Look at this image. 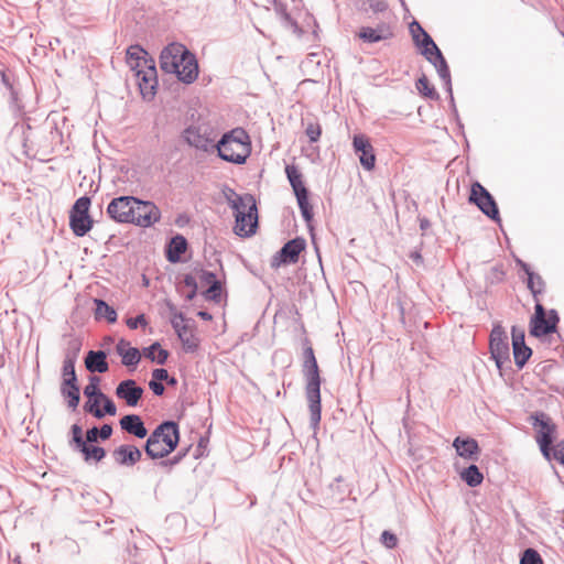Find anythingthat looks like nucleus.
<instances>
[{"instance_id":"nucleus-1","label":"nucleus","mask_w":564,"mask_h":564,"mask_svg":"<svg viewBox=\"0 0 564 564\" xmlns=\"http://www.w3.org/2000/svg\"><path fill=\"white\" fill-rule=\"evenodd\" d=\"M302 375L305 379V395L308 402L310 425L316 431L319 426L322 414V378L317 359L308 338L303 339Z\"/></svg>"},{"instance_id":"nucleus-2","label":"nucleus","mask_w":564,"mask_h":564,"mask_svg":"<svg viewBox=\"0 0 564 564\" xmlns=\"http://www.w3.org/2000/svg\"><path fill=\"white\" fill-rule=\"evenodd\" d=\"M225 196L235 214V234L239 237L253 236L259 226L254 196L252 194L239 195L232 188H228Z\"/></svg>"},{"instance_id":"nucleus-3","label":"nucleus","mask_w":564,"mask_h":564,"mask_svg":"<svg viewBox=\"0 0 564 564\" xmlns=\"http://www.w3.org/2000/svg\"><path fill=\"white\" fill-rule=\"evenodd\" d=\"M215 147L218 158L237 165L245 164L251 154L250 135L241 127L225 132Z\"/></svg>"},{"instance_id":"nucleus-4","label":"nucleus","mask_w":564,"mask_h":564,"mask_svg":"<svg viewBox=\"0 0 564 564\" xmlns=\"http://www.w3.org/2000/svg\"><path fill=\"white\" fill-rule=\"evenodd\" d=\"M558 323L560 315L557 311L554 308L546 311L542 303L536 301L534 305V314L531 316L529 323V333L535 338H542L546 335L556 333L560 338L561 335L557 333Z\"/></svg>"},{"instance_id":"nucleus-5","label":"nucleus","mask_w":564,"mask_h":564,"mask_svg":"<svg viewBox=\"0 0 564 564\" xmlns=\"http://www.w3.org/2000/svg\"><path fill=\"white\" fill-rule=\"evenodd\" d=\"M529 422L536 430L534 438L542 456L547 457L550 448L554 445L556 438V424L550 415L543 411L533 412L529 417Z\"/></svg>"},{"instance_id":"nucleus-6","label":"nucleus","mask_w":564,"mask_h":564,"mask_svg":"<svg viewBox=\"0 0 564 564\" xmlns=\"http://www.w3.org/2000/svg\"><path fill=\"white\" fill-rule=\"evenodd\" d=\"M91 199L84 195L76 199L69 212V227L76 237L87 235L94 225V220L89 215Z\"/></svg>"},{"instance_id":"nucleus-7","label":"nucleus","mask_w":564,"mask_h":564,"mask_svg":"<svg viewBox=\"0 0 564 564\" xmlns=\"http://www.w3.org/2000/svg\"><path fill=\"white\" fill-rule=\"evenodd\" d=\"M468 202L475 206L490 220L500 224L501 218L495 197L479 182H474L470 186Z\"/></svg>"},{"instance_id":"nucleus-8","label":"nucleus","mask_w":564,"mask_h":564,"mask_svg":"<svg viewBox=\"0 0 564 564\" xmlns=\"http://www.w3.org/2000/svg\"><path fill=\"white\" fill-rule=\"evenodd\" d=\"M169 310L172 314L171 325L175 333L177 334L178 339L181 340L184 350L187 352H194L197 350L199 341L197 337L194 335V330L192 328L191 319H186L184 314L176 311V307L172 303H167Z\"/></svg>"},{"instance_id":"nucleus-9","label":"nucleus","mask_w":564,"mask_h":564,"mask_svg":"<svg viewBox=\"0 0 564 564\" xmlns=\"http://www.w3.org/2000/svg\"><path fill=\"white\" fill-rule=\"evenodd\" d=\"M489 350L498 369L501 370L505 362H510L508 336L500 324L494 325L490 332Z\"/></svg>"},{"instance_id":"nucleus-10","label":"nucleus","mask_w":564,"mask_h":564,"mask_svg":"<svg viewBox=\"0 0 564 564\" xmlns=\"http://www.w3.org/2000/svg\"><path fill=\"white\" fill-rule=\"evenodd\" d=\"M137 204L134 196H118L110 200L107 206V214L109 218L118 224H133L134 214L133 205Z\"/></svg>"},{"instance_id":"nucleus-11","label":"nucleus","mask_w":564,"mask_h":564,"mask_svg":"<svg viewBox=\"0 0 564 564\" xmlns=\"http://www.w3.org/2000/svg\"><path fill=\"white\" fill-rule=\"evenodd\" d=\"M306 248V241L302 237H295L286 241L282 248L272 257L270 265L278 269L282 265L293 264L299 261L301 252Z\"/></svg>"},{"instance_id":"nucleus-12","label":"nucleus","mask_w":564,"mask_h":564,"mask_svg":"<svg viewBox=\"0 0 564 564\" xmlns=\"http://www.w3.org/2000/svg\"><path fill=\"white\" fill-rule=\"evenodd\" d=\"M188 48L181 43H171L160 54V67L164 73L177 75Z\"/></svg>"},{"instance_id":"nucleus-13","label":"nucleus","mask_w":564,"mask_h":564,"mask_svg":"<svg viewBox=\"0 0 564 564\" xmlns=\"http://www.w3.org/2000/svg\"><path fill=\"white\" fill-rule=\"evenodd\" d=\"M181 137L186 144L198 151L213 153L216 150L214 139L208 133L203 132L199 126H188L182 131Z\"/></svg>"},{"instance_id":"nucleus-14","label":"nucleus","mask_w":564,"mask_h":564,"mask_svg":"<svg viewBox=\"0 0 564 564\" xmlns=\"http://www.w3.org/2000/svg\"><path fill=\"white\" fill-rule=\"evenodd\" d=\"M134 225L143 228L151 227L161 218L160 208L151 200H143L137 197L133 205Z\"/></svg>"},{"instance_id":"nucleus-15","label":"nucleus","mask_w":564,"mask_h":564,"mask_svg":"<svg viewBox=\"0 0 564 564\" xmlns=\"http://www.w3.org/2000/svg\"><path fill=\"white\" fill-rule=\"evenodd\" d=\"M134 76L137 77L140 94L143 99L151 100L155 96L158 87V72L155 63H152L142 69H137Z\"/></svg>"},{"instance_id":"nucleus-16","label":"nucleus","mask_w":564,"mask_h":564,"mask_svg":"<svg viewBox=\"0 0 564 564\" xmlns=\"http://www.w3.org/2000/svg\"><path fill=\"white\" fill-rule=\"evenodd\" d=\"M394 35L392 26L388 22H380L376 26H361L356 33L365 44H375L392 39Z\"/></svg>"},{"instance_id":"nucleus-17","label":"nucleus","mask_w":564,"mask_h":564,"mask_svg":"<svg viewBox=\"0 0 564 564\" xmlns=\"http://www.w3.org/2000/svg\"><path fill=\"white\" fill-rule=\"evenodd\" d=\"M352 148L359 158L361 166L367 171H371L376 164V155L369 138L362 133L355 134Z\"/></svg>"},{"instance_id":"nucleus-18","label":"nucleus","mask_w":564,"mask_h":564,"mask_svg":"<svg viewBox=\"0 0 564 564\" xmlns=\"http://www.w3.org/2000/svg\"><path fill=\"white\" fill-rule=\"evenodd\" d=\"M118 399L123 400L128 406H137L142 399L144 390L135 380L126 379L119 382L115 391Z\"/></svg>"},{"instance_id":"nucleus-19","label":"nucleus","mask_w":564,"mask_h":564,"mask_svg":"<svg viewBox=\"0 0 564 564\" xmlns=\"http://www.w3.org/2000/svg\"><path fill=\"white\" fill-rule=\"evenodd\" d=\"M126 62L129 65L132 72H137V69H142L143 67L149 66L152 63H155L154 59L149 55V53L139 44L130 45L126 52Z\"/></svg>"},{"instance_id":"nucleus-20","label":"nucleus","mask_w":564,"mask_h":564,"mask_svg":"<svg viewBox=\"0 0 564 564\" xmlns=\"http://www.w3.org/2000/svg\"><path fill=\"white\" fill-rule=\"evenodd\" d=\"M112 457L120 466H133L142 457V452L132 444H122L113 449Z\"/></svg>"},{"instance_id":"nucleus-21","label":"nucleus","mask_w":564,"mask_h":564,"mask_svg":"<svg viewBox=\"0 0 564 564\" xmlns=\"http://www.w3.org/2000/svg\"><path fill=\"white\" fill-rule=\"evenodd\" d=\"M116 352L121 357V364L131 369L137 368L142 357L140 350L132 347L130 341L124 338L118 340Z\"/></svg>"},{"instance_id":"nucleus-22","label":"nucleus","mask_w":564,"mask_h":564,"mask_svg":"<svg viewBox=\"0 0 564 564\" xmlns=\"http://www.w3.org/2000/svg\"><path fill=\"white\" fill-rule=\"evenodd\" d=\"M453 447L455 448L457 455L465 459L475 462L479 459L480 447L478 442L473 437L457 436L453 441Z\"/></svg>"},{"instance_id":"nucleus-23","label":"nucleus","mask_w":564,"mask_h":564,"mask_svg":"<svg viewBox=\"0 0 564 564\" xmlns=\"http://www.w3.org/2000/svg\"><path fill=\"white\" fill-rule=\"evenodd\" d=\"M120 427L126 433L144 438L148 436V430L142 417L138 414H126L119 421Z\"/></svg>"},{"instance_id":"nucleus-24","label":"nucleus","mask_w":564,"mask_h":564,"mask_svg":"<svg viewBox=\"0 0 564 564\" xmlns=\"http://www.w3.org/2000/svg\"><path fill=\"white\" fill-rule=\"evenodd\" d=\"M198 76V63L195 55L188 51L185 58L183 59L178 73L177 79L184 84H192L197 79Z\"/></svg>"},{"instance_id":"nucleus-25","label":"nucleus","mask_w":564,"mask_h":564,"mask_svg":"<svg viewBox=\"0 0 564 564\" xmlns=\"http://www.w3.org/2000/svg\"><path fill=\"white\" fill-rule=\"evenodd\" d=\"M108 352L105 350H89L85 357V367L91 372L105 373L109 370Z\"/></svg>"},{"instance_id":"nucleus-26","label":"nucleus","mask_w":564,"mask_h":564,"mask_svg":"<svg viewBox=\"0 0 564 564\" xmlns=\"http://www.w3.org/2000/svg\"><path fill=\"white\" fill-rule=\"evenodd\" d=\"M188 242L182 235H175L166 245L165 257L170 263L181 262L182 254L186 252Z\"/></svg>"},{"instance_id":"nucleus-27","label":"nucleus","mask_w":564,"mask_h":564,"mask_svg":"<svg viewBox=\"0 0 564 564\" xmlns=\"http://www.w3.org/2000/svg\"><path fill=\"white\" fill-rule=\"evenodd\" d=\"M61 394L66 400L68 408L75 410L80 401V387L78 381H62Z\"/></svg>"},{"instance_id":"nucleus-28","label":"nucleus","mask_w":564,"mask_h":564,"mask_svg":"<svg viewBox=\"0 0 564 564\" xmlns=\"http://www.w3.org/2000/svg\"><path fill=\"white\" fill-rule=\"evenodd\" d=\"M94 317L97 322L106 321L109 324L117 322L118 314L115 307L110 306L105 300L94 299Z\"/></svg>"},{"instance_id":"nucleus-29","label":"nucleus","mask_w":564,"mask_h":564,"mask_svg":"<svg viewBox=\"0 0 564 564\" xmlns=\"http://www.w3.org/2000/svg\"><path fill=\"white\" fill-rule=\"evenodd\" d=\"M75 451L79 452L83 455L84 460L88 464L99 463L107 455V452L104 447L95 444H86V442L78 446Z\"/></svg>"},{"instance_id":"nucleus-30","label":"nucleus","mask_w":564,"mask_h":564,"mask_svg":"<svg viewBox=\"0 0 564 564\" xmlns=\"http://www.w3.org/2000/svg\"><path fill=\"white\" fill-rule=\"evenodd\" d=\"M142 355L152 362H156L158 365L163 366L166 364L170 352L169 350L162 348L159 341H154L150 346L142 349Z\"/></svg>"},{"instance_id":"nucleus-31","label":"nucleus","mask_w":564,"mask_h":564,"mask_svg":"<svg viewBox=\"0 0 564 564\" xmlns=\"http://www.w3.org/2000/svg\"><path fill=\"white\" fill-rule=\"evenodd\" d=\"M17 119H20V121H17L12 129L11 134L17 135L20 139V142L23 148H28V143L30 141V133L32 130V127L30 124L31 119L29 117H15Z\"/></svg>"},{"instance_id":"nucleus-32","label":"nucleus","mask_w":564,"mask_h":564,"mask_svg":"<svg viewBox=\"0 0 564 564\" xmlns=\"http://www.w3.org/2000/svg\"><path fill=\"white\" fill-rule=\"evenodd\" d=\"M175 426V421L173 420H166L161 422L148 436L145 444H144V452L145 454H150L152 452V446L158 443V441H161V437L163 436L164 432H167L169 430L173 429Z\"/></svg>"},{"instance_id":"nucleus-33","label":"nucleus","mask_w":564,"mask_h":564,"mask_svg":"<svg viewBox=\"0 0 564 564\" xmlns=\"http://www.w3.org/2000/svg\"><path fill=\"white\" fill-rule=\"evenodd\" d=\"M285 174L294 192V195H301L302 193L308 192V189L304 185L302 173L295 165H286Z\"/></svg>"},{"instance_id":"nucleus-34","label":"nucleus","mask_w":564,"mask_h":564,"mask_svg":"<svg viewBox=\"0 0 564 564\" xmlns=\"http://www.w3.org/2000/svg\"><path fill=\"white\" fill-rule=\"evenodd\" d=\"M197 290V281L192 274H185L182 282L177 285V291L183 294L188 302L196 297Z\"/></svg>"},{"instance_id":"nucleus-35","label":"nucleus","mask_w":564,"mask_h":564,"mask_svg":"<svg viewBox=\"0 0 564 564\" xmlns=\"http://www.w3.org/2000/svg\"><path fill=\"white\" fill-rule=\"evenodd\" d=\"M301 215L310 230L313 229L312 223L314 218L313 206L308 200V192L295 195Z\"/></svg>"},{"instance_id":"nucleus-36","label":"nucleus","mask_w":564,"mask_h":564,"mask_svg":"<svg viewBox=\"0 0 564 564\" xmlns=\"http://www.w3.org/2000/svg\"><path fill=\"white\" fill-rule=\"evenodd\" d=\"M459 476L469 487H477L484 481V475L475 464H470L468 467L464 468Z\"/></svg>"},{"instance_id":"nucleus-37","label":"nucleus","mask_w":564,"mask_h":564,"mask_svg":"<svg viewBox=\"0 0 564 564\" xmlns=\"http://www.w3.org/2000/svg\"><path fill=\"white\" fill-rule=\"evenodd\" d=\"M180 426L178 423L175 422V426L169 430L167 432H164L163 436L161 437V443H163V446L169 453V455L176 449L180 443Z\"/></svg>"},{"instance_id":"nucleus-38","label":"nucleus","mask_w":564,"mask_h":564,"mask_svg":"<svg viewBox=\"0 0 564 564\" xmlns=\"http://www.w3.org/2000/svg\"><path fill=\"white\" fill-rule=\"evenodd\" d=\"M415 86L423 97L431 100L440 99V94L436 91L435 87L430 83L429 78L424 74L417 78Z\"/></svg>"},{"instance_id":"nucleus-39","label":"nucleus","mask_w":564,"mask_h":564,"mask_svg":"<svg viewBox=\"0 0 564 564\" xmlns=\"http://www.w3.org/2000/svg\"><path fill=\"white\" fill-rule=\"evenodd\" d=\"M527 286L532 293L535 302L539 301L538 296L543 293L545 288V282L534 271H531L527 274Z\"/></svg>"},{"instance_id":"nucleus-40","label":"nucleus","mask_w":564,"mask_h":564,"mask_svg":"<svg viewBox=\"0 0 564 564\" xmlns=\"http://www.w3.org/2000/svg\"><path fill=\"white\" fill-rule=\"evenodd\" d=\"M8 104L14 118L23 117L25 115V107L20 98V91L18 88L8 93Z\"/></svg>"},{"instance_id":"nucleus-41","label":"nucleus","mask_w":564,"mask_h":564,"mask_svg":"<svg viewBox=\"0 0 564 564\" xmlns=\"http://www.w3.org/2000/svg\"><path fill=\"white\" fill-rule=\"evenodd\" d=\"M82 346L83 341L80 338L70 336L69 339L67 340V345L64 351V360L76 362L78 355L82 350Z\"/></svg>"},{"instance_id":"nucleus-42","label":"nucleus","mask_w":564,"mask_h":564,"mask_svg":"<svg viewBox=\"0 0 564 564\" xmlns=\"http://www.w3.org/2000/svg\"><path fill=\"white\" fill-rule=\"evenodd\" d=\"M531 356L532 349L527 344L513 347V358L518 369H522Z\"/></svg>"},{"instance_id":"nucleus-43","label":"nucleus","mask_w":564,"mask_h":564,"mask_svg":"<svg viewBox=\"0 0 564 564\" xmlns=\"http://www.w3.org/2000/svg\"><path fill=\"white\" fill-rule=\"evenodd\" d=\"M99 383H100L99 377L91 376L89 378V383L84 388V394L88 399H93L94 397L100 399L101 397H104L105 393L100 390Z\"/></svg>"},{"instance_id":"nucleus-44","label":"nucleus","mask_w":564,"mask_h":564,"mask_svg":"<svg viewBox=\"0 0 564 564\" xmlns=\"http://www.w3.org/2000/svg\"><path fill=\"white\" fill-rule=\"evenodd\" d=\"M421 54L426 58L429 63H431L435 68L436 65H440L446 62L442 51L438 46H435L432 50H422Z\"/></svg>"},{"instance_id":"nucleus-45","label":"nucleus","mask_w":564,"mask_h":564,"mask_svg":"<svg viewBox=\"0 0 564 564\" xmlns=\"http://www.w3.org/2000/svg\"><path fill=\"white\" fill-rule=\"evenodd\" d=\"M413 42L420 48V52L422 50H432L435 46H437L432 36L427 32H423L421 36L420 34H414Z\"/></svg>"},{"instance_id":"nucleus-46","label":"nucleus","mask_w":564,"mask_h":564,"mask_svg":"<svg viewBox=\"0 0 564 564\" xmlns=\"http://www.w3.org/2000/svg\"><path fill=\"white\" fill-rule=\"evenodd\" d=\"M520 564H543V560L536 550L529 547L522 552Z\"/></svg>"},{"instance_id":"nucleus-47","label":"nucleus","mask_w":564,"mask_h":564,"mask_svg":"<svg viewBox=\"0 0 564 564\" xmlns=\"http://www.w3.org/2000/svg\"><path fill=\"white\" fill-rule=\"evenodd\" d=\"M70 435L72 438L69 440V446L75 451L78 446H80L83 443H85L84 436H83V427L75 423L70 426Z\"/></svg>"},{"instance_id":"nucleus-48","label":"nucleus","mask_w":564,"mask_h":564,"mask_svg":"<svg viewBox=\"0 0 564 564\" xmlns=\"http://www.w3.org/2000/svg\"><path fill=\"white\" fill-rule=\"evenodd\" d=\"M305 134L311 143H315L319 140L322 134V127L316 121H310L305 127Z\"/></svg>"},{"instance_id":"nucleus-49","label":"nucleus","mask_w":564,"mask_h":564,"mask_svg":"<svg viewBox=\"0 0 564 564\" xmlns=\"http://www.w3.org/2000/svg\"><path fill=\"white\" fill-rule=\"evenodd\" d=\"M101 402L102 400L96 397L88 399V401L84 404L85 412L91 414L96 419H102L101 409L99 408Z\"/></svg>"},{"instance_id":"nucleus-50","label":"nucleus","mask_w":564,"mask_h":564,"mask_svg":"<svg viewBox=\"0 0 564 564\" xmlns=\"http://www.w3.org/2000/svg\"><path fill=\"white\" fill-rule=\"evenodd\" d=\"M221 283L220 281L214 284H210L206 291H204L203 295L207 301H213L218 303L221 297Z\"/></svg>"},{"instance_id":"nucleus-51","label":"nucleus","mask_w":564,"mask_h":564,"mask_svg":"<svg viewBox=\"0 0 564 564\" xmlns=\"http://www.w3.org/2000/svg\"><path fill=\"white\" fill-rule=\"evenodd\" d=\"M75 361H63L62 367V381L70 380V381H78L76 370H75Z\"/></svg>"},{"instance_id":"nucleus-52","label":"nucleus","mask_w":564,"mask_h":564,"mask_svg":"<svg viewBox=\"0 0 564 564\" xmlns=\"http://www.w3.org/2000/svg\"><path fill=\"white\" fill-rule=\"evenodd\" d=\"M546 460L551 462L552 459L557 460L560 464L564 465V441L553 445L550 448V453L547 457H544Z\"/></svg>"},{"instance_id":"nucleus-53","label":"nucleus","mask_w":564,"mask_h":564,"mask_svg":"<svg viewBox=\"0 0 564 564\" xmlns=\"http://www.w3.org/2000/svg\"><path fill=\"white\" fill-rule=\"evenodd\" d=\"M505 274H506L505 270L502 269L501 265H495L491 268L490 272L487 274L486 281L491 285L498 284V283L502 282Z\"/></svg>"},{"instance_id":"nucleus-54","label":"nucleus","mask_w":564,"mask_h":564,"mask_svg":"<svg viewBox=\"0 0 564 564\" xmlns=\"http://www.w3.org/2000/svg\"><path fill=\"white\" fill-rule=\"evenodd\" d=\"M188 451H189V447L184 448L169 459H161L158 465L160 467H164V468L173 467L182 462V459L187 455Z\"/></svg>"},{"instance_id":"nucleus-55","label":"nucleus","mask_w":564,"mask_h":564,"mask_svg":"<svg viewBox=\"0 0 564 564\" xmlns=\"http://www.w3.org/2000/svg\"><path fill=\"white\" fill-rule=\"evenodd\" d=\"M100 399L102 400V405H104L101 409L102 417L106 415H110V416L116 415V413H117L116 403L106 394H104V397H101Z\"/></svg>"},{"instance_id":"nucleus-56","label":"nucleus","mask_w":564,"mask_h":564,"mask_svg":"<svg viewBox=\"0 0 564 564\" xmlns=\"http://www.w3.org/2000/svg\"><path fill=\"white\" fill-rule=\"evenodd\" d=\"M380 541L387 549H390V550L397 547V545H398L397 535L388 530H384L381 533Z\"/></svg>"},{"instance_id":"nucleus-57","label":"nucleus","mask_w":564,"mask_h":564,"mask_svg":"<svg viewBox=\"0 0 564 564\" xmlns=\"http://www.w3.org/2000/svg\"><path fill=\"white\" fill-rule=\"evenodd\" d=\"M152 452L150 454H147V456L151 459H163L166 456H169V453L162 445L161 441H158L152 447Z\"/></svg>"},{"instance_id":"nucleus-58","label":"nucleus","mask_w":564,"mask_h":564,"mask_svg":"<svg viewBox=\"0 0 564 564\" xmlns=\"http://www.w3.org/2000/svg\"><path fill=\"white\" fill-rule=\"evenodd\" d=\"M283 25L285 28H289L293 31L294 34L297 36H301L303 34L302 28L299 25V23L291 17V14H285L284 18L281 19Z\"/></svg>"},{"instance_id":"nucleus-59","label":"nucleus","mask_w":564,"mask_h":564,"mask_svg":"<svg viewBox=\"0 0 564 564\" xmlns=\"http://www.w3.org/2000/svg\"><path fill=\"white\" fill-rule=\"evenodd\" d=\"M511 336H512V347H518L520 345L525 344V334L522 328L512 326Z\"/></svg>"},{"instance_id":"nucleus-60","label":"nucleus","mask_w":564,"mask_h":564,"mask_svg":"<svg viewBox=\"0 0 564 564\" xmlns=\"http://www.w3.org/2000/svg\"><path fill=\"white\" fill-rule=\"evenodd\" d=\"M126 324L130 329H137L139 326H147L148 322L144 314H139L135 317L128 318Z\"/></svg>"},{"instance_id":"nucleus-61","label":"nucleus","mask_w":564,"mask_h":564,"mask_svg":"<svg viewBox=\"0 0 564 564\" xmlns=\"http://www.w3.org/2000/svg\"><path fill=\"white\" fill-rule=\"evenodd\" d=\"M0 77H1V83L6 87L8 93L17 89V87L14 85L13 76L8 74L6 70H0Z\"/></svg>"},{"instance_id":"nucleus-62","label":"nucleus","mask_w":564,"mask_h":564,"mask_svg":"<svg viewBox=\"0 0 564 564\" xmlns=\"http://www.w3.org/2000/svg\"><path fill=\"white\" fill-rule=\"evenodd\" d=\"M373 13H381L388 10V2L386 0H367Z\"/></svg>"},{"instance_id":"nucleus-63","label":"nucleus","mask_w":564,"mask_h":564,"mask_svg":"<svg viewBox=\"0 0 564 564\" xmlns=\"http://www.w3.org/2000/svg\"><path fill=\"white\" fill-rule=\"evenodd\" d=\"M85 442L86 444H95L100 441V437L98 436V427L93 426L86 431L85 434Z\"/></svg>"},{"instance_id":"nucleus-64","label":"nucleus","mask_w":564,"mask_h":564,"mask_svg":"<svg viewBox=\"0 0 564 564\" xmlns=\"http://www.w3.org/2000/svg\"><path fill=\"white\" fill-rule=\"evenodd\" d=\"M435 69L437 72L440 78L442 79V82L452 79L451 70H449V66H448L447 62L436 65Z\"/></svg>"}]
</instances>
